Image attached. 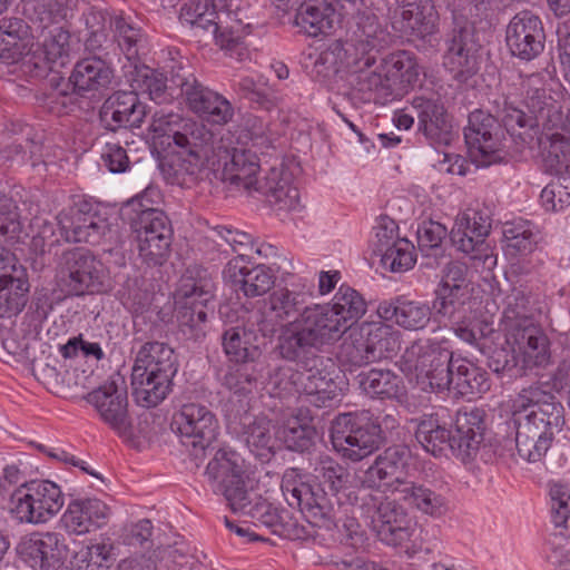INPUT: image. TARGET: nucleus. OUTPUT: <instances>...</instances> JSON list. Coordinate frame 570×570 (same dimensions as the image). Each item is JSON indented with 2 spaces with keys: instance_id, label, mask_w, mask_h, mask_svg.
Listing matches in <instances>:
<instances>
[{
  "instance_id": "nucleus-1",
  "label": "nucleus",
  "mask_w": 570,
  "mask_h": 570,
  "mask_svg": "<svg viewBox=\"0 0 570 570\" xmlns=\"http://www.w3.org/2000/svg\"><path fill=\"white\" fill-rule=\"evenodd\" d=\"M564 409L557 397L539 385L523 389L512 402L511 421L519 455L538 462L550 449L564 424Z\"/></svg>"
},
{
  "instance_id": "nucleus-2",
  "label": "nucleus",
  "mask_w": 570,
  "mask_h": 570,
  "mask_svg": "<svg viewBox=\"0 0 570 570\" xmlns=\"http://www.w3.org/2000/svg\"><path fill=\"white\" fill-rule=\"evenodd\" d=\"M149 129L177 156L175 175L181 185L195 183L210 156L216 154L213 132L204 124L178 114L155 112Z\"/></svg>"
},
{
  "instance_id": "nucleus-3",
  "label": "nucleus",
  "mask_w": 570,
  "mask_h": 570,
  "mask_svg": "<svg viewBox=\"0 0 570 570\" xmlns=\"http://www.w3.org/2000/svg\"><path fill=\"white\" fill-rule=\"evenodd\" d=\"M333 314L328 305H307L299 317L278 334L275 350L279 357L301 366L322 361L317 354L343 334Z\"/></svg>"
},
{
  "instance_id": "nucleus-4",
  "label": "nucleus",
  "mask_w": 570,
  "mask_h": 570,
  "mask_svg": "<svg viewBox=\"0 0 570 570\" xmlns=\"http://www.w3.org/2000/svg\"><path fill=\"white\" fill-rule=\"evenodd\" d=\"M485 412L479 407H464L458 411L454 431H449L435 415L424 416L415 430V439L422 448L434 456L450 450L462 461L473 459L483 441Z\"/></svg>"
},
{
  "instance_id": "nucleus-5",
  "label": "nucleus",
  "mask_w": 570,
  "mask_h": 570,
  "mask_svg": "<svg viewBox=\"0 0 570 570\" xmlns=\"http://www.w3.org/2000/svg\"><path fill=\"white\" fill-rule=\"evenodd\" d=\"M59 233L55 224L42 219L38 223L36 235L31 239V248L36 254H45L52 247L66 243L98 244L109 230V224L94 205L87 200L76 202L61 210L57 216Z\"/></svg>"
},
{
  "instance_id": "nucleus-6",
  "label": "nucleus",
  "mask_w": 570,
  "mask_h": 570,
  "mask_svg": "<svg viewBox=\"0 0 570 570\" xmlns=\"http://www.w3.org/2000/svg\"><path fill=\"white\" fill-rule=\"evenodd\" d=\"M178 371L175 352L165 343L148 342L139 350L131 373L132 394L146 407L166 399Z\"/></svg>"
},
{
  "instance_id": "nucleus-7",
  "label": "nucleus",
  "mask_w": 570,
  "mask_h": 570,
  "mask_svg": "<svg viewBox=\"0 0 570 570\" xmlns=\"http://www.w3.org/2000/svg\"><path fill=\"white\" fill-rule=\"evenodd\" d=\"M411 452L407 446L397 444L387 448L380 454L374 464L371 465L364 475L363 485L376 489L384 494H397L401 499H434L448 494V487L440 482L415 483L401 480L397 474L403 471L410 459Z\"/></svg>"
},
{
  "instance_id": "nucleus-8",
  "label": "nucleus",
  "mask_w": 570,
  "mask_h": 570,
  "mask_svg": "<svg viewBox=\"0 0 570 570\" xmlns=\"http://www.w3.org/2000/svg\"><path fill=\"white\" fill-rule=\"evenodd\" d=\"M214 283L205 269H188L181 277L177 294L180 307L177 312L179 332L186 340L200 341L206 335V305L214 297Z\"/></svg>"
},
{
  "instance_id": "nucleus-9",
  "label": "nucleus",
  "mask_w": 570,
  "mask_h": 570,
  "mask_svg": "<svg viewBox=\"0 0 570 570\" xmlns=\"http://www.w3.org/2000/svg\"><path fill=\"white\" fill-rule=\"evenodd\" d=\"M452 352L438 342L416 341L402 355L403 371L413 372L426 390L442 392L451 389Z\"/></svg>"
},
{
  "instance_id": "nucleus-10",
  "label": "nucleus",
  "mask_w": 570,
  "mask_h": 570,
  "mask_svg": "<svg viewBox=\"0 0 570 570\" xmlns=\"http://www.w3.org/2000/svg\"><path fill=\"white\" fill-rule=\"evenodd\" d=\"M312 297L311 291L281 287L257 303L253 324L264 336L272 338L284 332L287 324L299 317Z\"/></svg>"
},
{
  "instance_id": "nucleus-11",
  "label": "nucleus",
  "mask_w": 570,
  "mask_h": 570,
  "mask_svg": "<svg viewBox=\"0 0 570 570\" xmlns=\"http://www.w3.org/2000/svg\"><path fill=\"white\" fill-rule=\"evenodd\" d=\"M135 234L139 257L149 266L163 265L173 240L169 218L160 209H147L129 218Z\"/></svg>"
},
{
  "instance_id": "nucleus-12",
  "label": "nucleus",
  "mask_w": 570,
  "mask_h": 570,
  "mask_svg": "<svg viewBox=\"0 0 570 570\" xmlns=\"http://www.w3.org/2000/svg\"><path fill=\"white\" fill-rule=\"evenodd\" d=\"M173 430L177 433L180 443L195 458L205 454V451L216 441L219 432V422L216 415L200 403H185L174 414Z\"/></svg>"
},
{
  "instance_id": "nucleus-13",
  "label": "nucleus",
  "mask_w": 570,
  "mask_h": 570,
  "mask_svg": "<svg viewBox=\"0 0 570 570\" xmlns=\"http://www.w3.org/2000/svg\"><path fill=\"white\" fill-rule=\"evenodd\" d=\"M331 440L344 458L357 462L372 454L381 443V429L352 413L340 414L332 423Z\"/></svg>"
},
{
  "instance_id": "nucleus-14",
  "label": "nucleus",
  "mask_w": 570,
  "mask_h": 570,
  "mask_svg": "<svg viewBox=\"0 0 570 570\" xmlns=\"http://www.w3.org/2000/svg\"><path fill=\"white\" fill-rule=\"evenodd\" d=\"M503 130L499 119L481 109L469 115L464 139L472 161L478 167L500 164L505 158L502 150Z\"/></svg>"
},
{
  "instance_id": "nucleus-15",
  "label": "nucleus",
  "mask_w": 570,
  "mask_h": 570,
  "mask_svg": "<svg viewBox=\"0 0 570 570\" xmlns=\"http://www.w3.org/2000/svg\"><path fill=\"white\" fill-rule=\"evenodd\" d=\"M173 82L179 86L189 109L214 125H225L234 116L232 104L222 95L204 87L188 70L179 67L173 72Z\"/></svg>"
},
{
  "instance_id": "nucleus-16",
  "label": "nucleus",
  "mask_w": 570,
  "mask_h": 570,
  "mask_svg": "<svg viewBox=\"0 0 570 570\" xmlns=\"http://www.w3.org/2000/svg\"><path fill=\"white\" fill-rule=\"evenodd\" d=\"M60 284L68 295L80 296L105 288L102 264L88 249L75 248L60 258Z\"/></svg>"
},
{
  "instance_id": "nucleus-17",
  "label": "nucleus",
  "mask_w": 570,
  "mask_h": 570,
  "mask_svg": "<svg viewBox=\"0 0 570 570\" xmlns=\"http://www.w3.org/2000/svg\"><path fill=\"white\" fill-rule=\"evenodd\" d=\"M360 509L385 544L401 547L414 537L412 519L399 501H365Z\"/></svg>"
},
{
  "instance_id": "nucleus-18",
  "label": "nucleus",
  "mask_w": 570,
  "mask_h": 570,
  "mask_svg": "<svg viewBox=\"0 0 570 570\" xmlns=\"http://www.w3.org/2000/svg\"><path fill=\"white\" fill-rule=\"evenodd\" d=\"M523 104L541 130L567 129L568 117L562 107L549 92L548 81L542 73L521 78Z\"/></svg>"
},
{
  "instance_id": "nucleus-19",
  "label": "nucleus",
  "mask_w": 570,
  "mask_h": 570,
  "mask_svg": "<svg viewBox=\"0 0 570 570\" xmlns=\"http://www.w3.org/2000/svg\"><path fill=\"white\" fill-rule=\"evenodd\" d=\"M244 460L232 449L222 448L216 451L206 466V475L217 495L225 499H244L248 490Z\"/></svg>"
},
{
  "instance_id": "nucleus-20",
  "label": "nucleus",
  "mask_w": 570,
  "mask_h": 570,
  "mask_svg": "<svg viewBox=\"0 0 570 570\" xmlns=\"http://www.w3.org/2000/svg\"><path fill=\"white\" fill-rule=\"evenodd\" d=\"M17 552L32 569L57 570L68 558L69 549L62 534L43 532L23 537Z\"/></svg>"
},
{
  "instance_id": "nucleus-21",
  "label": "nucleus",
  "mask_w": 570,
  "mask_h": 570,
  "mask_svg": "<svg viewBox=\"0 0 570 570\" xmlns=\"http://www.w3.org/2000/svg\"><path fill=\"white\" fill-rule=\"evenodd\" d=\"M505 41L514 57L525 61L537 58L543 51L546 41L540 17L530 10L518 12L507 27Z\"/></svg>"
},
{
  "instance_id": "nucleus-22",
  "label": "nucleus",
  "mask_w": 570,
  "mask_h": 570,
  "mask_svg": "<svg viewBox=\"0 0 570 570\" xmlns=\"http://www.w3.org/2000/svg\"><path fill=\"white\" fill-rule=\"evenodd\" d=\"M354 20L351 36L354 59L361 68H371L376 62L375 52L387 45L389 33L380 23L377 16L370 11H361L358 8Z\"/></svg>"
},
{
  "instance_id": "nucleus-23",
  "label": "nucleus",
  "mask_w": 570,
  "mask_h": 570,
  "mask_svg": "<svg viewBox=\"0 0 570 570\" xmlns=\"http://www.w3.org/2000/svg\"><path fill=\"white\" fill-rule=\"evenodd\" d=\"M86 400L98 412L100 419L119 435H125L131 428L128 414V399L126 390L116 382H106L89 392Z\"/></svg>"
},
{
  "instance_id": "nucleus-24",
  "label": "nucleus",
  "mask_w": 570,
  "mask_h": 570,
  "mask_svg": "<svg viewBox=\"0 0 570 570\" xmlns=\"http://www.w3.org/2000/svg\"><path fill=\"white\" fill-rule=\"evenodd\" d=\"M219 160L224 161L222 180L253 196L255 176L259 170L256 150L250 148L219 146L216 148Z\"/></svg>"
},
{
  "instance_id": "nucleus-25",
  "label": "nucleus",
  "mask_w": 570,
  "mask_h": 570,
  "mask_svg": "<svg viewBox=\"0 0 570 570\" xmlns=\"http://www.w3.org/2000/svg\"><path fill=\"white\" fill-rule=\"evenodd\" d=\"M111 78L112 70L104 60L96 57L86 58L76 63L65 88L57 85L50 96L52 99H66L69 95L67 88L72 85L73 94L85 97L108 88Z\"/></svg>"
},
{
  "instance_id": "nucleus-26",
  "label": "nucleus",
  "mask_w": 570,
  "mask_h": 570,
  "mask_svg": "<svg viewBox=\"0 0 570 570\" xmlns=\"http://www.w3.org/2000/svg\"><path fill=\"white\" fill-rule=\"evenodd\" d=\"M145 117L146 106L132 89L112 94L100 109V121L110 131L121 128H139Z\"/></svg>"
},
{
  "instance_id": "nucleus-27",
  "label": "nucleus",
  "mask_w": 570,
  "mask_h": 570,
  "mask_svg": "<svg viewBox=\"0 0 570 570\" xmlns=\"http://www.w3.org/2000/svg\"><path fill=\"white\" fill-rule=\"evenodd\" d=\"M222 12L218 13L215 8L203 10V14L194 20L191 28L197 33L212 36L223 50L227 52H235L238 58L243 56L245 50L243 39L245 35L249 33L250 23H238L229 20L225 26H222Z\"/></svg>"
},
{
  "instance_id": "nucleus-28",
  "label": "nucleus",
  "mask_w": 570,
  "mask_h": 570,
  "mask_svg": "<svg viewBox=\"0 0 570 570\" xmlns=\"http://www.w3.org/2000/svg\"><path fill=\"white\" fill-rule=\"evenodd\" d=\"M258 194L276 210H293L299 203V193L293 185V174L281 164L272 167L262 179H255L253 195Z\"/></svg>"
},
{
  "instance_id": "nucleus-29",
  "label": "nucleus",
  "mask_w": 570,
  "mask_h": 570,
  "mask_svg": "<svg viewBox=\"0 0 570 570\" xmlns=\"http://www.w3.org/2000/svg\"><path fill=\"white\" fill-rule=\"evenodd\" d=\"M412 107L416 111L417 128L431 144L449 145L452 140V125L443 102L436 98L414 97Z\"/></svg>"
},
{
  "instance_id": "nucleus-30",
  "label": "nucleus",
  "mask_w": 570,
  "mask_h": 570,
  "mask_svg": "<svg viewBox=\"0 0 570 570\" xmlns=\"http://www.w3.org/2000/svg\"><path fill=\"white\" fill-rule=\"evenodd\" d=\"M490 230L491 218L487 213L468 209L456 216L450 237L458 250L472 254L484 244Z\"/></svg>"
},
{
  "instance_id": "nucleus-31",
  "label": "nucleus",
  "mask_w": 570,
  "mask_h": 570,
  "mask_svg": "<svg viewBox=\"0 0 570 570\" xmlns=\"http://www.w3.org/2000/svg\"><path fill=\"white\" fill-rule=\"evenodd\" d=\"M261 363H243L230 366L224 376V386L232 392L228 404L233 405L235 415L246 414L249 400L261 376Z\"/></svg>"
},
{
  "instance_id": "nucleus-32",
  "label": "nucleus",
  "mask_w": 570,
  "mask_h": 570,
  "mask_svg": "<svg viewBox=\"0 0 570 570\" xmlns=\"http://www.w3.org/2000/svg\"><path fill=\"white\" fill-rule=\"evenodd\" d=\"M511 343L514 344L524 374L528 370L546 366L549 363L548 337L537 325H525L511 332Z\"/></svg>"
},
{
  "instance_id": "nucleus-33",
  "label": "nucleus",
  "mask_w": 570,
  "mask_h": 570,
  "mask_svg": "<svg viewBox=\"0 0 570 570\" xmlns=\"http://www.w3.org/2000/svg\"><path fill=\"white\" fill-rule=\"evenodd\" d=\"M380 315L393 321L406 331H420L425 328L431 321V307L420 301H412L405 296H399L390 303L379 306Z\"/></svg>"
},
{
  "instance_id": "nucleus-34",
  "label": "nucleus",
  "mask_w": 570,
  "mask_h": 570,
  "mask_svg": "<svg viewBox=\"0 0 570 570\" xmlns=\"http://www.w3.org/2000/svg\"><path fill=\"white\" fill-rule=\"evenodd\" d=\"M239 416L242 429L239 439L247 445L256 459L268 462L275 453V436L273 425L266 417H255L247 413Z\"/></svg>"
},
{
  "instance_id": "nucleus-35",
  "label": "nucleus",
  "mask_w": 570,
  "mask_h": 570,
  "mask_svg": "<svg viewBox=\"0 0 570 570\" xmlns=\"http://www.w3.org/2000/svg\"><path fill=\"white\" fill-rule=\"evenodd\" d=\"M539 145L547 170L570 176V121L567 129L542 130Z\"/></svg>"
},
{
  "instance_id": "nucleus-36",
  "label": "nucleus",
  "mask_w": 570,
  "mask_h": 570,
  "mask_svg": "<svg viewBox=\"0 0 570 570\" xmlns=\"http://www.w3.org/2000/svg\"><path fill=\"white\" fill-rule=\"evenodd\" d=\"M225 273L246 297L265 295L276 281L274 272L266 265L258 264L249 268L240 265L239 259L229 261Z\"/></svg>"
},
{
  "instance_id": "nucleus-37",
  "label": "nucleus",
  "mask_w": 570,
  "mask_h": 570,
  "mask_svg": "<svg viewBox=\"0 0 570 570\" xmlns=\"http://www.w3.org/2000/svg\"><path fill=\"white\" fill-rule=\"evenodd\" d=\"M127 78L134 91L147 94L156 104L169 102L180 96L179 86L174 85L173 77L168 83L161 72L147 66H135Z\"/></svg>"
},
{
  "instance_id": "nucleus-38",
  "label": "nucleus",
  "mask_w": 570,
  "mask_h": 570,
  "mask_svg": "<svg viewBox=\"0 0 570 570\" xmlns=\"http://www.w3.org/2000/svg\"><path fill=\"white\" fill-rule=\"evenodd\" d=\"M405 31L425 39L439 31V12L433 0H406L402 8Z\"/></svg>"
},
{
  "instance_id": "nucleus-39",
  "label": "nucleus",
  "mask_w": 570,
  "mask_h": 570,
  "mask_svg": "<svg viewBox=\"0 0 570 570\" xmlns=\"http://www.w3.org/2000/svg\"><path fill=\"white\" fill-rule=\"evenodd\" d=\"M107 513L108 508L102 501H70L61 522L69 532L85 534L100 527Z\"/></svg>"
},
{
  "instance_id": "nucleus-40",
  "label": "nucleus",
  "mask_w": 570,
  "mask_h": 570,
  "mask_svg": "<svg viewBox=\"0 0 570 570\" xmlns=\"http://www.w3.org/2000/svg\"><path fill=\"white\" fill-rule=\"evenodd\" d=\"M318 362L303 366L305 368L302 373L303 391L309 404L316 407H330L337 401L338 387L330 373L317 368Z\"/></svg>"
},
{
  "instance_id": "nucleus-41",
  "label": "nucleus",
  "mask_w": 570,
  "mask_h": 570,
  "mask_svg": "<svg viewBox=\"0 0 570 570\" xmlns=\"http://www.w3.org/2000/svg\"><path fill=\"white\" fill-rule=\"evenodd\" d=\"M334 9L325 0L302 3L294 16L293 24L308 37L328 33L333 28Z\"/></svg>"
},
{
  "instance_id": "nucleus-42",
  "label": "nucleus",
  "mask_w": 570,
  "mask_h": 570,
  "mask_svg": "<svg viewBox=\"0 0 570 570\" xmlns=\"http://www.w3.org/2000/svg\"><path fill=\"white\" fill-rule=\"evenodd\" d=\"M79 0H21L22 14L40 28L73 16Z\"/></svg>"
},
{
  "instance_id": "nucleus-43",
  "label": "nucleus",
  "mask_w": 570,
  "mask_h": 570,
  "mask_svg": "<svg viewBox=\"0 0 570 570\" xmlns=\"http://www.w3.org/2000/svg\"><path fill=\"white\" fill-rule=\"evenodd\" d=\"M392 88L399 97L401 91L413 85L420 75V68L413 53L400 50L385 57L381 63Z\"/></svg>"
},
{
  "instance_id": "nucleus-44",
  "label": "nucleus",
  "mask_w": 570,
  "mask_h": 570,
  "mask_svg": "<svg viewBox=\"0 0 570 570\" xmlns=\"http://www.w3.org/2000/svg\"><path fill=\"white\" fill-rule=\"evenodd\" d=\"M451 389L456 395L472 397L490 387L485 371L465 358H456L452 364Z\"/></svg>"
},
{
  "instance_id": "nucleus-45",
  "label": "nucleus",
  "mask_w": 570,
  "mask_h": 570,
  "mask_svg": "<svg viewBox=\"0 0 570 570\" xmlns=\"http://www.w3.org/2000/svg\"><path fill=\"white\" fill-rule=\"evenodd\" d=\"M361 336L365 338L370 353L376 361L391 357L401 347V334L392 325L373 322L360 326Z\"/></svg>"
},
{
  "instance_id": "nucleus-46",
  "label": "nucleus",
  "mask_w": 570,
  "mask_h": 570,
  "mask_svg": "<svg viewBox=\"0 0 570 570\" xmlns=\"http://www.w3.org/2000/svg\"><path fill=\"white\" fill-rule=\"evenodd\" d=\"M360 389L367 395L381 399H399L403 394V381L387 368H372L357 375Z\"/></svg>"
},
{
  "instance_id": "nucleus-47",
  "label": "nucleus",
  "mask_w": 570,
  "mask_h": 570,
  "mask_svg": "<svg viewBox=\"0 0 570 570\" xmlns=\"http://www.w3.org/2000/svg\"><path fill=\"white\" fill-rule=\"evenodd\" d=\"M314 472L320 482L316 484L320 499L344 494L347 489L348 473L331 456L320 454L315 458Z\"/></svg>"
},
{
  "instance_id": "nucleus-48",
  "label": "nucleus",
  "mask_w": 570,
  "mask_h": 570,
  "mask_svg": "<svg viewBox=\"0 0 570 570\" xmlns=\"http://www.w3.org/2000/svg\"><path fill=\"white\" fill-rule=\"evenodd\" d=\"M254 333L245 327L235 326L226 330L222 342L229 361L236 364L259 363L261 348L252 342Z\"/></svg>"
},
{
  "instance_id": "nucleus-49",
  "label": "nucleus",
  "mask_w": 570,
  "mask_h": 570,
  "mask_svg": "<svg viewBox=\"0 0 570 570\" xmlns=\"http://www.w3.org/2000/svg\"><path fill=\"white\" fill-rule=\"evenodd\" d=\"M29 281L27 271H18V276L2 275L0 281V314H19L28 302Z\"/></svg>"
},
{
  "instance_id": "nucleus-50",
  "label": "nucleus",
  "mask_w": 570,
  "mask_h": 570,
  "mask_svg": "<svg viewBox=\"0 0 570 570\" xmlns=\"http://www.w3.org/2000/svg\"><path fill=\"white\" fill-rule=\"evenodd\" d=\"M29 37V24L20 18L0 20V61L14 60L26 49Z\"/></svg>"
},
{
  "instance_id": "nucleus-51",
  "label": "nucleus",
  "mask_w": 570,
  "mask_h": 570,
  "mask_svg": "<svg viewBox=\"0 0 570 570\" xmlns=\"http://www.w3.org/2000/svg\"><path fill=\"white\" fill-rule=\"evenodd\" d=\"M327 305L335 312L333 318L340 322V328L343 333L366 312L364 298L355 289L347 286H341L333 302Z\"/></svg>"
},
{
  "instance_id": "nucleus-52",
  "label": "nucleus",
  "mask_w": 570,
  "mask_h": 570,
  "mask_svg": "<svg viewBox=\"0 0 570 570\" xmlns=\"http://www.w3.org/2000/svg\"><path fill=\"white\" fill-rule=\"evenodd\" d=\"M502 320L509 333L525 325H535L532 321L530 296L524 289L512 288L504 297Z\"/></svg>"
},
{
  "instance_id": "nucleus-53",
  "label": "nucleus",
  "mask_w": 570,
  "mask_h": 570,
  "mask_svg": "<svg viewBox=\"0 0 570 570\" xmlns=\"http://www.w3.org/2000/svg\"><path fill=\"white\" fill-rule=\"evenodd\" d=\"M347 65L357 73L356 85L360 91L374 92L375 99L381 100L383 104L392 101L396 95L386 75L380 68V71L370 70L371 68H361L356 63V59L348 61Z\"/></svg>"
},
{
  "instance_id": "nucleus-54",
  "label": "nucleus",
  "mask_w": 570,
  "mask_h": 570,
  "mask_svg": "<svg viewBox=\"0 0 570 570\" xmlns=\"http://www.w3.org/2000/svg\"><path fill=\"white\" fill-rule=\"evenodd\" d=\"M505 247L513 254L531 253L539 240V232L528 220L507 223L503 227Z\"/></svg>"
},
{
  "instance_id": "nucleus-55",
  "label": "nucleus",
  "mask_w": 570,
  "mask_h": 570,
  "mask_svg": "<svg viewBox=\"0 0 570 570\" xmlns=\"http://www.w3.org/2000/svg\"><path fill=\"white\" fill-rule=\"evenodd\" d=\"M115 548L109 541L96 542L76 552L75 570H107L115 561Z\"/></svg>"
},
{
  "instance_id": "nucleus-56",
  "label": "nucleus",
  "mask_w": 570,
  "mask_h": 570,
  "mask_svg": "<svg viewBox=\"0 0 570 570\" xmlns=\"http://www.w3.org/2000/svg\"><path fill=\"white\" fill-rule=\"evenodd\" d=\"M494 106V110L497 112V118H500V124L504 126L508 132L513 135H521L517 132V129H541L535 120L528 112L525 114L523 110L513 106V102L510 101V98L502 94L499 98L492 101Z\"/></svg>"
},
{
  "instance_id": "nucleus-57",
  "label": "nucleus",
  "mask_w": 570,
  "mask_h": 570,
  "mask_svg": "<svg viewBox=\"0 0 570 570\" xmlns=\"http://www.w3.org/2000/svg\"><path fill=\"white\" fill-rule=\"evenodd\" d=\"M288 505L297 509L299 513L308 523L323 527L336 523L340 519L337 517L338 510L344 505L342 501H287Z\"/></svg>"
},
{
  "instance_id": "nucleus-58",
  "label": "nucleus",
  "mask_w": 570,
  "mask_h": 570,
  "mask_svg": "<svg viewBox=\"0 0 570 570\" xmlns=\"http://www.w3.org/2000/svg\"><path fill=\"white\" fill-rule=\"evenodd\" d=\"M348 52L341 43L335 42L325 50L315 55L312 66L311 75L313 78L321 82L332 80L341 70L343 65V57Z\"/></svg>"
},
{
  "instance_id": "nucleus-59",
  "label": "nucleus",
  "mask_w": 570,
  "mask_h": 570,
  "mask_svg": "<svg viewBox=\"0 0 570 570\" xmlns=\"http://www.w3.org/2000/svg\"><path fill=\"white\" fill-rule=\"evenodd\" d=\"M63 501H16L10 513L19 522L43 523L53 518Z\"/></svg>"
},
{
  "instance_id": "nucleus-60",
  "label": "nucleus",
  "mask_w": 570,
  "mask_h": 570,
  "mask_svg": "<svg viewBox=\"0 0 570 570\" xmlns=\"http://www.w3.org/2000/svg\"><path fill=\"white\" fill-rule=\"evenodd\" d=\"M488 366L498 375L507 374L509 377L524 375L520 357L514 344L511 343V333L508 332L504 344L492 350L488 357Z\"/></svg>"
},
{
  "instance_id": "nucleus-61",
  "label": "nucleus",
  "mask_w": 570,
  "mask_h": 570,
  "mask_svg": "<svg viewBox=\"0 0 570 570\" xmlns=\"http://www.w3.org/2000/svg\"><path fill=\"white\" fill-rule=\"evenodd\" d=\"M266 131V124L253 114L244 115L235 129L239 145L243 146L252 142V147L258 149L267 148L271 145V139L267 137Z\"/></svg>"
},
{
  "instance_id": "nucleus-62",
  "label": "nucleus",
  "mask_w": 570,
  "mask_h": 570,
  "mask_svg": "<svg viewBox=\"0 0 570 570\" xmlns=\"http://www.w3.org/2000/svg\"><path fill=\"white\" fill-rule=\"evenodd\" d=\"M281 489L284 497L293 499H320V492L312 479L297 468L287 469L282 478Z\"/></svg>"
},
{
  "instance_id": "nucleus-63",
  "label": "nucleus",
  "mask_w": 570,
  "mask_h": 570,
  "mask_svg": "<svg viewBox=\"0 0 570 570\" xmlns=\"http://www.w3.org/2000/svg\"><path fill=\"white\" fill-rule=\"evenodd\" d=\"M23 224L17 203L9 196L0 194V237L9 242H19Z\"/></svg>"
},
{
  "instance_id": "nucleus-64",
  "label": "nucleus",
  "mask_w": 570,
  "mask_h": 570,
  "mask_svg": "<svg viewBox=\"0 0 570 570\" xmlns=\"http://www.w3.org/2000/svg\"><path fill=\"white\" fill-rule=\"evenodd\" d=\"M316 430L308 424H301L297 419L289 420L281 430L279 438L291 451L306 452L314 445Z\"/></svg>"
}]
</instances>
